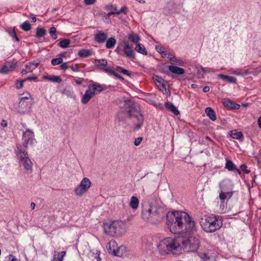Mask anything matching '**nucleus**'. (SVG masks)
<instances>
[{
    "mask_svg": "<svg viewBox=\"0 0 261 261\" xmlns=\"http://www.w3.org/2000/svg\"><path fill=\"white\" fill-rule=\"evenodd\" d=\"M167 225L173 233H185L192 231L195 222L186 212L172 211L166 214Z\"/></svg>",
    "mask_w": 261,
    "mask_h": 261,
    "instance_id": "f257e3e1",
    "label": "nucleus"
},
{
    "mask_svg": "<svg viewBox=\"0 0 261 261\" xmlns=\"http://www.w3.org/2000/svg\"><path fill=\"white\" fill-rule=\"evenodd\" d=\"M182 237L166 238L161 241L158 245V249L161 255L181 253L184 250Z\"/></svg>",
    "mask_w": 261,
    "mask_h": 261,
    "instance_id": "f03ea898",
    "label": "nucleus"
},
{
    "mask_svg": "<svg viewBox=\"0 0 261 261\" xmlns=\"http://www.w3.org/2000/svg\"><path fill=\"white\" fill-rule=\"evenodd\" d=\"M163 209L152 203L143 204L142 206L141 217L146 222L156 224L161 221L163 217Z\"/></svg>",
    "mask_w": 261,
    "mask_h": 261,
    "instance_id": "7ed1b4c3",
    "label": "nucleus"
},
{
    "mask_svg": "<svg viewBox=\"0 0 261 261\" xmlns=\"http://www.w3.org/2000/svg\"><path fill=\"white\" fill-rule=\"evenodd\" d=\"M125 107L129 117L133 119L136 129H140L144 123V117L140 112L139 106L132 100L125 101Z\"/></svg>",
    "mask_w": 261,
    "mask_h": 261,
    "instance_id": "20e7f679",
    "label": "nucleus"
},
{
    "mask_svg": "<svg viewBox=\"0 0 261 261\" xmlns=\"http://www.w3.org/2000/svg\"><path fill=\"white\" fill-rule=\"evenodd\" d=\"M222 220L219 216L215 215H204L201 219L200 224L206 232H213L222 226Z\"/></svg>",
    "mask_w": 261,
    "mask_h": 261,
    "instance_id": "39448f33",
    "label": "nucleus"
},
{
    "mask_svg": "<svg viewBox=\"0 0 261 261\" xmlns=\"http://www.w3.org/2000/svg\"><path fill=\"white\" fill-rule=\"evenodd\" d=\"M15 153L19 166L23 168L27 173H31L33 171V163L28 152L23 148L21 144L17 145Z\"/></svg>",
    "mask_w": 261,
    "mask_h": 261,
    "instance_id": "423d86ee",
    "label": "nucleus"
},
{
    "mask_svg": "<svg viewBox=\"0 0 261 261\" xmlns=\"http://www.w3.org/2000/svg\"><path fill=\"white\" fill-rule=\"evenodd\" d=\"M182 241L184 250L186 252H194L198 249L200 245L199 240L196 237H182Z\"/></svg>",
    "mask_w": 261,
    "mask_h": 261,
    "instance_id": "0eeeda50",
    "label": "nucleus"
},
{
    "mask_svg": "<svg viewBox=\"0 0 261 261\" xmlns=\"http://www.w3.org/2000/svg\"><path fill=\"white\" fill-rule=\"evenodd\" d=\"M91 181L87 177L83 178L80 184L74 189V194L78 196H82L87 193L91 186Z\"/></svg>",
    "mask_w": 261,
    "mask_h": 261,
    "instance_id": "6e6552de",
    "label": "nucleus"
},
{
    "mask_svg": "<svg viewBox=\"0 0 261 261\" xmlns=\"http://www.w3.org/2000/svg\"><path fill=\"white\" fill-rule=\"evenodd\" d=\"M22 141L25 149H27L29 145H33L35 141L34 132L30 129H27L22 134Z\"/></svg>",
    "mask_w": 261,
    "mask_h": 261,
    "instance_id": "1a4fd4ad",
    "label": "nucleus"
},
{
    "mask_svg": "<svg viewBox=\"0 0 261 261\" xmlns=\"http://www.w3.org/2000/svg\"><path fill=\"white\" fill-rule=\"evenodd\" d=\"M114 228L115 236H121L126 231V224L120 220H114Z\"/></svg>",
    "mask_w": 261,
    "mask_h": 261,
    "instance_id": "9d476101",
    "label": "nucleus"
},
{
    "mask_svg": "<svg viewBox=\"0 0 261 261\" xmlns=\"http://www.w3.org/2000/svg\"><path fill=\"white\" fill-rule=\"evenodd\" d=\"M29 97L27 96L21 97L18 105L17 111L19 113L24 114L29 111L30 106L27 101Z\"/></svg>",
    "mask_w": 261,
    "mask_h": 261,
    "instance_id": "9b49d317",
    "label": "nucleus"
},
{
    "mask_svg": "<svg viewBox=\"0 0 261 261\" xmlns=\"http://www.w3.org/2000/svg\"><path fill=\"white\" fill-rule=\"evenodd\" d=\"M103 227L106 234L112 237L115 236L114 221L104 223Z\"/></svg>",
    "mask_w": 261,
    "mask_h": 261,
    "instance_id": "f8f14e48",
    "label": "nucleus"
},
{
    "mask_svg": "<svg viewBox=\"0 0 261 261\" xmlns=\"http://www.w3.org/2000/svg\"><path fill=\"white\" fill-rule=\"evenodd\" d=\"M219 188L222 191H233V185L230 180L225 179L219 184Z\"/></svg>",
    "mask_w": 261,
    "mask_h": 261,
    "instance_id": "ddd939ff",
    "label": "nucleus"
},
{
    "mask_svg": "<svg viewBox=\"0 0 261 261\" xmlns=\"http://www.w3.org/2000/svg\"><path fill=\"white\" fill-rule=\"evenodd\" d=\"M16 67V63L8 62L1 67V73L7 74L13 71Z\"/></svg>",
    "mask_w": 261,
    "mask_h": 261,
    "instance_id": "4468645a",
    "label": "nucleus"
},
{
    "mask_svg": "<svg viewBox=\"0 0 261 261\" xmlns=\"http://www.w3.org/2000/svg\"><path fill=\"white\" fill-rule=\"evenodd\" d=\"M108 38V35L101 31H97L94 35V40L98 43H102L105 42Z\"/></svg>",
    "mask_w": 261,
    "mask_h": 261,
    "instance_id": "2eb2a0df",
    "label": "nucleus"
},
{
    "mask_svg": "<svg viewBox=\"0 0 261 261\" xmlns=\"http://www.w3.org/2000/svg\"><path fill=\"white\" fill-rule=\"evenodd\" d=\"M95 95L94 91H92V89L88 87L83 95L81 101L83 104L87 103Z\"/></svg>",
    "mask_w": 261,
    "mask_h": 261,
    "instance_id": "dca6fc26",
    "label": "nucleus"
},
{
    "mask_svg": "<svg viewBox=\"0 0 261 261\" xmlns=\"http://www.w3.org/2000/svg\"><path fill=\"white\" fill-rule=\"evenodd\" d=\"M233 194V191H220L219 198L221 203L224 204L226 200H228L231 198Z\"/></svg>",
    "mask_w": 261,
    "mask_h": 261,
    "instance_id": "f3484780",
    "label": "nucleus"
},
{
    "mask_svg": "<svg viewBox=\"0 0 261 261\" xmlns=\"http://www.w3.org/2000/svg\"><path fill=\"white\" fill-rule=\"evenodd\" d=\"M124 55L128 58L134 59L135 58V55L134 53L132 47L130 46L128 42L124 44L123 49Z\"/></svg>",
    "mask_w": 261,
    "mask_h": 261,
    "instance_id": "a211bd4d",
    "label": "nucleus"
},
{
    "mask_svg": "<svg viewBox=\"0 0 261 261\" xmlns=\"http://www.w3.org/2000/svg\"><path fill=\"white\" fill-rule=\"evenodd\" d=\"M225 168L228 169L229 171H235L239 174H241V171L238 169L234 164L229 160H226Z\"/></svg>",
    "mask_w": 261,
    "mask_h": 261,
    "instance_id": "6ab92c4d",
    "label": "nucleus"
},
{
    "mask_svg": "<svg viewBox=\"0 0 261 261\" xmlns=\"http://www.w3.org/2000/svg\"><path fill=\"white\" fill-rule=\"evenodd\" d=\"M117 244L115 240H112L110 241L107 246V248L109 253L113 255V253L115 252L116 249L117 248Z\"/></svg>",
    "mask_w": 261,
    "mask_h": 261,
    "instance_id": "aec40b11",
    "label": "nucleus"
},
{
    "mask_svg": "<svg viewBox=\"0 0 261 261\" xmlns=\"http://www.w3.org/2000/svg\"><path fill=\"white\" fill-rule=\"evenodd\" d=\"M89 88L92 89V91H94V93L96 92H100L104 91L106 89V86L101 85L97 83H94L93 84H91L88 86Z\"/></svg>",
    "mask_w": 261,
    "mask_h": 261,
    "instance_id": "412c9836",
    "label": "nucleus"
},
{
    "mask_svg": "<svg viewBox=\"0 0 261 261\" xmlns=\"http://www.w3.org/2000/svg\"><path fill=\"white\" fill-rule=\"evenodd\" d=\"M39 64V61H34L27 64L25 66V67L28 70L29 72H31L38 66Z\"/></svg>",
    "mask_w": 261,
    "mask_h": 261,
    "instance_id": "4be33fe9",
    "label": "nucleus"
},
{
    "mask_svg": "<svg viewBox=\"0 0 261 261\" xmlns=\"http://www.w3.org/2000/svg\"><path fill=\"white\" fill-rule=\"evenodd\" d=\"M205 112L209 118L212 121H215L217 119L216 113L214 110L211 107L205 109Z\"/></svg>",
    "mask_w": 261,
    "mask_h": 261,
    "instance_id": "5701e85b",
    "label": "nucleus"
},
{
    "mask_svg": "<svg viewBox=\"0 0 261 261\" xmlns=\"http://www.w3.org/2000/svg\"><path fill=\"white\" fill-rule=\"evenodd\" d=\"M218 76L219 78L222 79V80L226 81L229 83L235 84L237 82V79L233 76H230L223 74H219L218 75Z\"/></svg>",
    "mask_w": 261,
    "mask_h": 261,
    "instance_id": "b1692460",
    "label": "nucleus"
},
{
    "mask_svg": "<svg viewBox=\"0 0 261 261\" xmlns=\"http://www.w3.org/2000/svg\"><path fill=\"white\" fill-rule=\"evenodd\" d=\"M169 70L172 73L177 74H182L185 73V70L183 68H181L176 66H169Z\"/></svg>",
    "mask_w": 261,
    "mask_h": 261,
    "instance_id": "393cba45",
    "label": "nucleus"
},
{
    "mask_svg": "<svg viewBox=\"0 0 261 261\" xmlns=\"http://www.w3.org/2000/svg\"><path fill=\"white\" fill-rule=\"evenodd\" d=\"M107 63V61L105 59H96L95 61V64L102 70L106 68Z\"/></svg>",
    "mask_w": 261,
    "mask_h": 261,
    "instance_id": "a878e982",
    "label": "nucleus"
},
{
    "mask_svg": "<svg viewBox=\"0 0 261 261\" xmlns=\"http://www.w3.org/2000/svg\"><path fill=\"white\" fill-rule=\"evenodd\" d=\"M139 204V200L136 196H132L129 202V206L134 210L138 208Z\"/></svg>",
    "mask_w": 261,
    "mask_h": 261,
    "instance_id": "bb28decb",
    "label": "nucleus"
},
{
    "mask_svg": "<svg viewBox=\"0 0 261 261\" xmlns=\"http://www.w3.org/2000/svg\"><path fill=\"white\" fill-rule=\"evenodd\" d=\"M165 106L167 109L170 111L171 112H172L174 114L177 115L179 114V112L172 103L170 102H167L165 104Z\"/></svg>",
    "mask_w": 261,
    "mask_h": 261,
    "instance_id": "cd10ccee",
    "label": "nucleus"
},
{
    "mask_svg": "<svg viewBox=\"0 0 261 261\" xmlns=\"http://www.w3.org/2000/svg\"><path fill=\"white\" fill-rule=\"evenodd\" d=\"M225 107H228L232 109H238L239 108V105H236L232 101L229 99H225L223 102Z\"/></svg>",
    "mask_w": 261,
    "mask_h": 261,
    "instance_id": "c85d7f7f",
    "label": "nucleus"
},
{
    "mask_svg": "<svg viewBox=\"0 0 261 261\" xmlns=\"http://www.w3.org/2000/svg\"><path fill=\"white\" fill-rule=\"evenodd\" d=\"M126 251V248L124 246H117V248L115 253L113 255L119 257L122 256Z\"/></svg>",
    "mask_w": 261,
    "mask_h": 261,
    "instance_id": "c756f323",
    "label": "nucleus"
},
{
    "mask_svg": "<svg viewBox=\"0 0 261 261\" xmlns=\"http://www.w3.org/2000/svg\"><path fill=\"white\" fill-rule=\"evenodd\" d=\"M135 50H136L138 53L144 55H146L147 54V51L144 46V45L142 44L138 43L136 44L135 47Z\"/></svg>",
    "mask_w": 261,
    "mask_h": 261,
    "instance_id": "7c9ffc66",
    "label": "nucleus"
},
{
    "mask_svg": "<svg viewBox=\"0 0 261 261\" xmlns=\"http://www.w3.org/2000/svg\"><path fill=\"white\" fill-rule=\"evenodd\" d=\"M43 79L44 80H48L55 83H60L62 81V79L60 76L53 75V76H44Z\"/></svg>",
    "mask_w": 261,
    "mask_h": 261,
    "instance_id": "2f4dec72",
    "label": "nucleus"
},
{
    "mask_svg": "<svg viewBox=\"0 0 261 261\" xmlns=\"http://www.w3.org/2000/svg\"><path fill=\"white\" fill-rule=\"evenodd\" d=\"M106 41V47L108 49L112 48L116 43V39L113 37H111Z\"/></svg>",
    "mask_w": 261,
    "mask_h": 261,
    "instance_id": "473e14b6",
    "label": "nucleus"
},
{
    "mask_svg": "<svg viewBox=\"0 0 261 261\" xmlns=\"http://www.w3.org/2000/svg\"><path fill=\"white\" fill-rule=\"evenodd\" d=\"M231 72L237 75L245 76L249 73L248 70H245L242 69H237L236 70H232Z\"/></svg>",
    "mask_w": 261,
    "mask_h": 261,
    "instance_id": "72a5a7b5",
    "label": "nucleus"
},
{
    "mask_svg": "<svg viewBox=\"0 0 261 261\" xmlns=\"http://www.w3.org/2000/svg\"><path fill=\"white\" fill-rule=\"evenodd\" d=\"M127 37L130 42L136 43L137 44L139 42L140 40L138 35L136 34H129Z\"/></svg>",
    "mask_w": 261,
    "mask_h": 261,
    "instance_id": "f704fd0d",
    "label": "nucleus"
},
{
    "mask_svg": "<svg viewBox=\"0 0 261 261\" xmlns=\"http://www.w3.org/2000/svg\"><path fill=\"white\" fill-rule=\"evenodd\" d=\"M78 56L82 58H86L91 55V51L88 49H82L79 51Z\"/></svg>",
    "mask_w": 261,
    "mask_h": 261,
    "instance_id": "c9c22d12",
    "label": "nucleus"
},
{
    "mask_svg": "<svg viewBox=\"0 0 261 261\" xmlns=\"http://www.w3.org/2000/svg\"><path fill=\"white\" fill-rule=\"evenodd\" d=\"M230 136L235 139H240L243 137V134L241 132H237L236 130L230 132Z\"/></svg>",
    "mask_w": 261,
    "mask_h": 261,
    "instance_id": "e433bc0d",
    "label": "nucleus"
},
{
    "mask_svg": "<svg viewBox=\"0 0 261 261\" xmlns=\"http://www.w3.org/2000/svg\"><path fill=\"white\" fill-rule=\"evenodd\" d=\"M65 254V251H62L61 253L58 252L57 255H55L53 261H63V258Z\"/></svg>",
    "mask_w": 261,
    "mask_h": 261,
    "instance_id": "4c0bfd02",
    "label": "nucleus"
},
{
    "mask_svg": "<svg viewBox=\"0 0 261 261\" xmlns=\"http://www.w3.org/2000/svg\"><path fill=\"white\" fill-rule=\"evenodd\" d=\"M70 43V40L69 39H63L61 40L59 45L63 48H67Z\"/></svg>",
    "mask_w": 261,
    "mask_h": 261,
    "instance_id": "58836bf2",
    "label": "nucleus"
},
{
    "mask_svg": "<svg viewBox=\"0 0 261 261\" xmlns=\"http://www.w3.org/2000/svg\"><path fill=\"white\" fill-rule=\"evenodd\" d=\"M116 71L123 74L126 75L128 76H130L131 73L129 72L128 70L123 68L120 66H117L116 67Z\"/></svg>",
    "mask_w": 261,
    "mask_h": 261,
    "instance_id": "ea45409f",
    "label": "nucleus"
},
{
    "mask_svg": "<svg viewBox=\"0 0 261 261\" xmlns=\"http://www.w3.org/2000/svg\"><path fill=\"white\" fill-rule=\"evenodd\" d=\"M20 28L24 31H29L31 29V25L29 21H25L21 24Z\"/></svg>",
    "mask_w": 261,
    "mask_h": 261,
    "instance_id": "a19ab883",
    "label": "nucleus"
},
{
    "mask_svg": "<svg viewBox=\"0 0 261 261\" xmlns=\"http://www.w3.org/2000/svg\"><path fill=\"white\" fill-rule=\"evenodd\" d=\"M46 34V31L43 28H38L36 29V36L37 37H42L45 36Z\"/></svg>",
    "mask_w": 261,
    "mask_h": 261,
    "instance_id": "79ce46f5",
    "label": "nucleus"
},
{
    "mask_svg": "<svg viewBox=\"0 0 261 261\" xmlns=\"http://www.w3.org/2000/svg\"><path fill=\"white\" fill-rule=\"evenodd\" d=\"M63 59L61 57L53 59L51 61V64L54 66L58 65L63 62Z\"/></svg>",
    "mask_w": 261,
    "mask_h": 261,
    "instance_id": "37998d69",
    "label": "nucleus"
},
{
    "mask_svg": "<svg viewBox=\"0 0 261 261\" xmlns=\"http://www.w3.org/2000/svg\"><path fill=\"white\" fill-rule=\"evenodd\" d=\"M114 8V11H111L110 12H109L107 14V16L108 17H110L111 15H115V14H116V12H117V8L115 6H113V5H110V6H107L106 7V9L107 10H108L109 8Z\"/></svg>",
    "mask_w": 261,
    "mask_h": 261,
    "instance_id": "c03bdc74",
    "label": "nucleus"
},
{
    "mask_svg": "<svg viewBox=\"0 0 261 261\" xmlns=\"http://www.w3.org/2000/svg\"><path fill=\"white\" fill-rule=\"evenodd\" d=\"M56 29L55 27H51L49 29V33L50 34V36L54 39H56L58 37L56 33Z\"/></svg>",
    "mask_w": 261,
    "mask_h": 261,
    "instance_id": "a18cd8bd",
    "label": "nucleus"
},
{
    "mask_svg": "<svg viewBox=\"0 0 261 261\" xmlns=\"http://www.w3.org/2000/svg\"><path fill=\"white\" fill-rule=\"evenodd\" d=\"M5 261H20L18 258L13 255L10 254L6 256Z\"/></svg>",
    "mask_w": 261,
    "mask_h": 261,
    "instance_id": "49530a36",
    "label": "nucleus"
},
{
    "mask_svg": "<svg viewBox=\"0 0 261 261\" xmlns=\"http://www.w3.org/2000/svg\"><path fill=\"white\" fill-rule=\"evenodd\" d=\"M127 12H128L127 8L125 6H123L120 9V10H119V11L117 10L116 15H119L120 14L122 13L126 14Z\"/></svg>",
    "mask_w": 261,
    "mask_h": 261,
    "instance_id": "de8ad7c7",
    "label": "nucleus"
},
{
    "mask_svg": "<svg viewBox=\"0 0 261 261\" xmlns=\"http://www.w3.org/2000/svg\"><path fill=\"white\" fill-rule=\"evenodd\" d=\"M25 81L22 80L21 81H17L15 84L16 88L18 89L22 88L23 86V83Z\"/></svg>",
    "mask_w": 261,
    "mask_h": 261,
    "instance_id": "09e8293b",
    "label": "nucleus"
},
{
    "mask_svg": "<svg viewBox=\"0 0 261 261\" xmlns=\"http://www.w3.org/2000/svg\"><path fill=\"white\" fill-rule=\"evenodd\" d=\"M69 67V66L68 62H64V63L62 62L61 63V65H60L61 69L62 70H64V71L67 69Z\"/></svg>",
    "mask_w": 261,
    "mask_h": 261,
    "instance_id": "8fccbe9b",
    "label": "nucleus"
},
{
    "mask_svg": "<svg viewBox=\"0 0 261 261\" xmlns=\"http://www.w3.org/2000/svg\"><path fill=\"white\" fill-rule=\"evenodd\" d=\"M201 258L202 261H211V257L207 255V254L204 253L201 256Z\"/></svg>",
    "mask_w": 261,
    "mask_h": 261,
    "instance_id": "3c124183",
    "label": "nucleus"
},
{
    "mask_svg": "<svg viewBox=\"0 0 261 261\" xmlns=\"http://www.w3.org/2000/svg\"><path fill=\"white\" fill-rule=\"evenodd\" d=\"M142 140H143V138L141 137H139L136 138L134 141L135 145L137 146H139L140 144V143H141V142L142 141Z\"/></svg>",
    "mask_w": 261,
    "mask_h": 261,
    "instance_id": "603ef678",
    "label": "nucleus"
},
{
    "mask_svg": "<svg viewBox=\"0 0 261 261\" xmlns=\"http://www.w3.org/2000/svg\"><path fill=\"white\" fill-rule=\"evenodd\" d=\"M166 57L170 61H174L175 60V57L170 52H168Z\"/></svg>",
    "mask_w": 261,
    "mask_h": 261,
    "instance_id": "864d4df0",
    "label": "nucleus"
},
{
    "mask_svg": "<svg viewBox=\"0 0 261 261\" xmlns=\"http://www.w3.org/2000/svg\"><path fill=\"white\" fill-rule=\"evenodd\" d=\"M247 166L245 164H243L241 166V169L243 171H244V172L246 174H248L250 173V171L249 170H247Z\"/></svg>",
    "mask_w": 261,
    "mask_h": 261,
    "instance_id": "5fc2aeb1",
    "label": "nucleus"
},
{
    "mask_svg": "<svg viewBox=\"0 0 261 261\" xmlns=\"http://www.w3.org/2000/svg\"><path fill=\"white\" fill-rule=\"evenodd\" d=\"M156 50L160 54L162 53L163 51L165 49V48L161 46L156 45L155 47Z\"/></svg>",
    "mask_w": 261,
    "mask_h": 261,
    "instance_id": "6e6d98bb",
    "label": "nucleus"
},
{
    "mask_svg": "<svg viewBox=\"0 0 261 261\" xmlns=\"http://www.w3.org/2000/svg\"><path fill=\"white\" fill-rule=\"evenodd\" d=\"M103 70L105 71L106 72H107L109 74H110L113 75V74H114V71L113 70H112L109 68H107V67Z\"/></svg>",
    "mask_w": 261,
    "mask_h": 261,
    "instance_id": "4d7b16f0",
    "label": "nucleus"
},
{
    "mask_svg": "<svg viewBox=\"0 0 261 261\" xmlns=\"http://www.w3.org/2000/svg\"><path fill=\"white\" fill-rule=\"evenodd\" d=\"M84 81L83 79L77 78L74 80V82L77 85H82Z\"/></svg>",
    "mask_w": 261,
    "mask_h": 261,
    "instance_id": "13d9d810",
    "label": "nucleus"
},
{
    "mask_svg": "<svg viewBox=\"0 0 261 261\" xmlns=\"http://www.w3.org/2000/svg\"><path fill=\"white\" fill-rule=\"evenodd\" d=\"M11 38H12L13 40H15L17 42L20 41V39L18 37L16 33H13Z\"/></svg>",
    "mask_w": 261,
    "mask_h": 261,
    "instance_id": "bf43d9fd",
    "label": "nucleus"
},
{
    "mask_svg": "<svg viewBox=\"0 0 261 261\" xmlns=\"http://www.w3.org/2000/svg\"><path fill=\"white\" fill-rule=\"evenodd\" d=\"M96 0H84L85 3L87 5H91L94 4Z\"/></svg>",
    "mask_w": 261,
    "mask_h": 261,
    "instance_id": "052dcab7",
    "label": "nucleus"
},
{
    "mask_svg": "<svg viewBox=\"0 0 261 261\" xmlns=\"http://www.w3.org/2000/svg\"><path fill=\"white\" fill-rule=\"evenodd\" d=\"M37 79V77L36 76H29V77H28L27 78L24 79V81H32V80H34V81H36Z\"/></svg>",
    "mask_w": 261,
    "mask_h": 261,
    "instance_id": "680f3d73",
    "label": "nucleus"
},
{
    "mask_svg": "<svg viewBox=\"0 0 261 261\" xmlns=\"http://www.w3.org/2000/svg\"><path fill=\"white\" fill-rule=\"evenodd\" d=\"M100 251H96V253L95 254V258H96L97 261H100L101 258L99 257Z\"/></svg>",
    "mask_w": 261,
    "mask_h": 261,
    "instance_id": "e2e57ef3",
    "label": "nucleus"
},
{
    "mask_svg": "<svg viewBox=\"0 0 261 261\" xmlns=\"http://www.w3.org/2000/svg\"><path fill=\"white\" fill-rule=\"evenodd\" d=\"M113 75L117 77L118 79H120L121 80H123V78L122 76L120 75L117 72L114 71V74Z\"/></svg>",
    "mask_w": 261,
    "mask_h": 261,
    "instance_id": "0e129e2a",
    "label": "nucleus"
},
{
    "mask_svg": "<svg viewBox=\"0 0 261 261\" xmlns=\"http://www.w3.org/2000/svg\"><path fill=\"white\" fill-rule=\"evenodd\" d=\"M7 32L8 33L10 36L11 37L13 34V33H16L15 31L13 29H10L9 30H7Z\"/></svg>",
    "mask_w": 261,
    "mask_h": 261,
    "instance_id": "69168bd1",
    "label": "nucleus"
},
{
    "mask_svg": "<svg viewBox=\"0 0 261 261\" xmlns=\"http://www.w3.org/2000/svg\"><path fill=\"white\" fill-rule=\"evenodd\" d=\"M70 68L73 71H79V68L77 67V65H75L74 66H71Z\"/></svg>",
    "mask_w": 261,
    "mask_h": 261,
    "instance_id": "338daca9",
    "label": "nucleus"
},
{
    "mask_svg": "<svg viewBox=\"0 0 261 261\" xmlns=\"http://www.w3.org/2000/svg\"><path fill=\"white\" fill-rule=\"evenodd\" d=\"M257 123L258 127L261 129V116H260L257 120Z\"/></svg>",
    "mask_w": 261,
    "mask_h": 261,
    "instance_id": "774afa93",
    "label": "nucleus"
}]
</instances>
